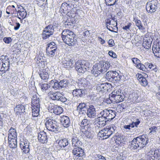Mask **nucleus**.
<instances>
[{"instance_id":"1","label":"nucleus","mask_w":160,"mask_h":160,"mask_svg":"<svg viewBox=\"0 0 160 160\" xmlns=\"http://www.w3.org/2000/svg\"><path fill=\"white\" fill-rule=\"evenodd\" d=\"M62 37L63 42L70 46L74 45L77 41L74 33L68 29L63 31L62 33Z\"/></svg>"},{"instance_id":"2","label":"nucleus","mask_w":160,"mask_h":160,"mask_svg":"<svg viewBox=\"0 0 160 160\" xmlns=\"http://www.w3.org/2000/svg\"><path fill=\"white\" fill-rule=\"evenodd\" d=\"M148 141L147 137L141 136L134 138L131 142V147L134 149H141L145 147Z\"/></svg>"},{"instance_id":"3","label":"nucleus","mask_w":160,"mask_h":160,"mask_svg":"<svg viewBox=\"0 0 160 160\" xmlns=\"http://www.w3.org/2000/svg\"><path fill=\"white\" fill-rule=\"evenodd\" d=\"M10 61L9 58L7 56L2 55L0 58V74L2 76L3 73L8 71L9 68Z\"/></svg>"},{"instance_id":"4","label":"nucleus","mask_w":160,"mask_h":160,"mask_svg":"<svg viewBox=\"0 0 160 160\" xmlns=\"http://www.w3.org/2000/svg\"><path fill=\"white\" fill-rule=\"evenodd\" d=\"M90 64L87 61H78L76 63L75 68L76 70L80 73H83L89 70Z\"/></svg>"},{"instance_id":"5","label":"nucleus","mask_w":160,"mask_h":160,"mask_svg":"<svg viewBox=\"0 0 160 160\" xmlns=\"http://www.w3.org/2000/svg\"><path fill=\"white\" fill-rule=\"evenodd\" d=\"M124 96L122 95L120 92L115 90L109 95L110 100L113 103H118L123 101Z\"/></svg>"},{"instance_id":"6","label":"nucleus","mask_w":160,"mask_h":160,"mask_svg":"<svg viewBox=\"0 0 160 160\" xmlns=\"http://www.w3.org/2000/svg\"><path fill=\"white\" fill-rule=\"evenodd\" d=\"M116 127L114 125L108 126V128H104L99 131L98 134L101 137H104L103 138H108L115 131Z\"/></svg>"},{"instance_id":"7","label":"nucleus","mask_w":160,"mask_h":160,"mask_svg":"<svg viewBox=\"0 0 160 160\" xmlns=\"http://www.w3.org/2000/svg\"><path fill=\"white\" fill-rule=\"evenodd\" d=\"M116 113L115 111L105 109L100 112L99 116L108 121H111L115 117Z\"/></svg>"},{"instance_id":"8","label":"nucleus","mask_w":160,"mask_h":160,"mask_svg":"<svg viewBox=\"0 0 160 160\" xmlns=\"http://www.w3.org/2000/svg\"><path fill=\"white\" fill-rule=\"evenodd\" d=\"M45 125L47 129L49 131L56 132L58 131V128L52 120L47 118L45 120Z\"/></svg>"},{"instance_id":"9","label":"nucleus","mask_w":160,"mask_h":160,"mask_svg":"<svg viewBox=\"0 0 160 160\" xmlns=\"http://www.w3.org/2000/svg\"><path fill=\"white\" fill-rule=\"evenodd\" d=\"M54 31V28L52 25H48L45 27L43 31L42 36L43 39L49 38L53 34Z\"/></svg>"},{"instance_id":"10","label":"nucleus","mask_w":160,"mask_h":160,"mask_svg":"<svg viewBox=\"0 0 160 160\" xmlns=\"http://www.w3.org/2000/svg\"><path fill=\"white\" fill-rule=\"evenodd\" d=\"M157 0H152L148 2L146 5L147 11L150 13L154 12L157 8Z\"/></svg>"},{"instance_id":"11","label":"nucleus","mask_w":160,"mask_h":160,"mask_svg":"<svg viewBox=\"0 0 160 160\" xmlns=\"http://www.w3.org/2000/svg\"><path fill=\"white\" fill-rule=\"evenodd\" d=\"M48 108L50 112L57 115H60L63 112V109L62 107L53 103H49Z\"/></svg>"},{"instance_id":"12","label":"nucleus","mask_w":160,"mask_h":160,"mask_svg":"<svg viewBox=\"0 0 160 160\" xmlns=\"http://www.w3.org/2000/svg\"><path fill=\"white\" fill-rule=\"evenodd\" d=\"M114 18H112L110 19H107L106 20V23L107 28L111 31H113V29H114V28L117 26V22L114 20Z\"/></svg>"},{"instance_id":"13","label":"nucleus","mask_w":160,"mask_h":160,"mask_svg":"<svg viewBox=\"0 0 160 160\" xmlns=\"http://www.w3.org/2000/svg\"><path fill=\"white\" fill-rule=\"evenodd\" d=\"M74 61L68 58H64L62 61L63 66L68 69H69L74 66Z\"/></svg>"},{"instance_id":"14","label":"nucleus","mask_w":160,"mask_h":160,"mask_svg":"<svg viewBox=\"0 0 160 160\" xmlns=\"http://www.w3.org/2000/svg\"><path fill=\"white\" fill-rule=\"evenodd\" d=\"M101 65L99 63L96 64L92 68L91 70V73L95 76H97L99 74L102 72V70L101 67Z\"/></svg>"},{"instance_id":"15","label":"nucleus","mask_w":160,"mask_h":160,"mask_svg":"<svg viewBox=\"0 0 160 160\" xmlns=\"http://www.w3.org/2000/svg\"><path fill=\"white\" fill-rule=\"evenodd\" d=\"M50 71L48 68L43 69L40 71L39 75L42 79L46 80L49 78V76Z\"/></svg>"},{"instance_id":"16","label":"nucleus","mask_w":160,"mask_h":160,"mask_svg":"<svg viewBox=\"0 0 160 160\" xmlns=\"http://www.w3.org/2000/svg\"><path fill=\"white\" fill-rule=\"evenodd\" d=\"M48 96L51 99L54 101H59L61 98L62 94L58 92H54L52 91H50L48 92Z\"/></svg>"},{"instance_id":"17","label":"nucleus","mask_w":160,"mask_h":160,"mask_svg":"<svg viewBox=\"0 0 160 160\" xmlns=\"http://www.w3.org/2000/svg\"><path fill=\"white\" fill-rule=\"evenodd\" d=\"M152 50L155 56L160 58V42L153 43Z\"/></svg>"},{"instance_id":"18","label":"nucleus","mask_w":160,"mask_h":160,"mask_svg":"<svg viewBox=\"0 0 160 160\" xmlns=\"http://www.w3.org/2000/svg\"><path fill=\"white\" fill-rule=\"evenodd\" d=\"M88 117L90 118H94L96 117V111L94 106L90 105L87 110L86 113Z\"/></svg>"},{"instance_id":"19","label":"nucleus","mask_w":160,"mask_h":160,"mask_svg":"<svg viewBox=\"0 0 160 160\" xmlns=\"http://www.w3.org/2000/svg\"><path fill=\"white\" fill-rule=\"evenodd\" d=\"M108 121L99 116L95 119V124L98 128H102L105 126L107 122Z\"/></svg>"},{"instance_id":"20","label":"nucleus","mask_w":160,"mask_h":160,"mask_svg":"<svg viewBox=\"0 0 160 160\" xmlns=\"http://www.w3.org/2000/svg\"><path fill=\"white\" fill-rule=\"evenodd\" d=\"M29 143L28 141H21L20 143V146L21 149L25 153H28L29 151Z\"/></svg>"},{"instance_id":"21","label":"nucleus","mask_w":160,"mask_h":160,"mask_svg":"<svg viewBox=\"0 0 160 160\" xmlns=\"http://www.w3.org/2000/svg\"><path fill=\"white\" fill-rule=\"evenodd\" d=\"M140 121L138 120H137V121L135 122H133L132 123L128 125H125L122 126L123 130L126 132L128 131L131 129V128H133L135 126L137 127L138 125L140 123Z\"/></svg>"},{"instance_id":"22","label":"nucleus","mask_w":160,"mask_h":160,"mask_svg":"<svg viewBox=\"0 0 160 160\" xmlns=\"http://www.w3.org/2000/svg\"><path fill=\"white\" fill-rule=\"evenodd\" d=\"M38 139L39 141L42 143H45L48 141L46 134L43 131L41 132L38 134Z\"/></svg>"},{"instance_id":"23","label":"nucleus","mask_w":160,"mask_h":160,"mask_svg":"<svg viewBox=\"0 0 160 160\" xmlns=\"http://www.w3.org/2000/svg\"><path fill=\"white\" fill-rule=\"evenodd\" d=\"M108 84L107 83L98 84L97 85V90L98 92H104L107 91Z\"/></svg>"},{"instance_id":"24","label":"nucleus","mask_w":160,"mask_h":160,"mask_svg":"<svg viewBox=\"0 0 160 160\" xmlns=\"http://www.w3.org/2000/svg\"><path fill=\"white\" fill-rule=\"evenodd\" d=\"M60 122L64 127L67 128L69 126L70 120L69 118L65 116L61 117Z\"/></svg>"},{"instance_id":"25","label":"nucleus","mask_w":160,"mask_h":160,"mask_svg":"<svg viewBox=\"0 0 160 160\" xmlns=\"http://www.w3.org/2000/svg\"><path fill=\"white\" fill-rule=\"evenodd\" d=\"M56 142L58 144V146L60 149H63L68 144V140L66 138L58 140Z\"/></svg>"},{"instance_id":"26","label":"nucleus","mask_w":160,"mask_h":160,"mask_svg":"<svg viewBox=\"0 0 160 160\" xmlns=\"http://www.w3.org/2000/svg\"><path fill=\"white\" fill-rule=\"evenodd\" d=\"M25 108L24 106L22 104L17 105L14 108V111L18 115L21 114L25 112Z\"/></svg>"},{"instance_id":"27","label":"nucleus","mask_w":160,"mask_h":160,"mask_svg":"<svg viewBox=\"0 0 160 160\" xmlns=\"http://www.w3.org/2000/svg\"><path fill=\"white\" fill-rule=\"evenodd\" d=\"M17 133L15 129L11 128L9 131L8 139H17Z\"/></svg>"},{"instance_id":"28","label":"nucleus","mask_w":160,"mask_h":160,"mask_svg":"<svg viewBox=\"0 0 160 160\" xmlns=\"http://www.w3.org/2000/svg\"><path fill=\"white\" fill-rule=\"evenodd\" d=\"M26 15V10L23 7L20 9V10L18 11L17 12V16L19 19H23L25 18Z\"/></svg>"},{"instance_id":"29","label":"nucleus","mask_w":160,"mask_h":160,"mask_svg":"<svg viewBox=\"0 0 160 160\" xmlns=\"http://www.w3.org/2000/svg\"><path fill=\"white\" fill-rule=\"evenodd\" d=\"M39 101V99L37 95H33L32 98V106L40 107Z\"/></svg>"},{"instance_id":"30","label":"nucleus","mask_w":160,"mask_h":160,"mask_svg":"<svg viewBox=\"0 0 160 160\" xmlns=\"http://www.w3.org/2000/svg\"><path fill=\"white\" fill-rule=\"evenodd\" d=\"M151 43L150 40L146 37L143 39L142 46L146 49H148L151 47Z\"/></svg>"},{"instance_id":"31","label":"nucleus","mask_w":160,"mask_h":160,"mask_svg":"<svg viewBox=\"0 0 160 160\" xmlns=\"http://www.w3.org/2000/svg\"><path fill=\"white\" fill-rule=\"evenodd\" d=\"M49 84L50 86L52 87V88L55 90L60 89L58 82H57L56 80H52L50 82Z\"/></svg>"},{"instance_id":"32","label":"nucleus","mask_w":160,"mask_h":160,"mask_svg":"<svg viewBox=\"0 0 160 160\" xmlns=\"http://www.w3.org/2000/svg\"><path fill=\"white\" fill-rule=\"evenodd\" d=\"M101 65V69H102V72H106L110 67V64L108 62H103L102 63H100Z\"/></svg>"},{"instance_id":"33","label":"nucleus","mask_w":160,"mask_h":160,"mask_svg":"<svg viewBox=\"0 0 160 160\" xmlns=\"http://www.w3.org/2000/svg\"><path fill=\"white\" fill-rule=\"evenodd\" d=\"M115 71H109L107 72L106 75V78L107 79L109 80H114L115 77Z\"/></svg>"},{"instance_id":"34","label":"nucleus","mask_w":160,"mask_h":160,"mask_svg":"<svg viewBox=\"0 0 160 160\" xmlns=\"http://www.w3.org/2000/svg\"><path fill=\"white\" fill-rule=\"evenodd\" d=\"M32 116L34 117H38L40 111V107L39 106H32Z\"/></svg>"},{"instance_id":"35","label":"nucleus","mask_w":160,"mask_h":160,"mask_svg":"<svg viewBox=\"0 0 160 160\" xmlns=\"http://www.w3.org/2000/svg\"><path fill=\"white\" fill-rule=\"evenodd\" d=\"M81 118L80 117L79 118V124L81 126L85 127L87 126L86 128H88L89 125L90 121L88 119L84 118L82 120H81Z\"/></svg>"},{"instance_id":"36","label":"nucleus","mask_w":160,"mask_h":160,"mask_svg":"<svg viewBox=\"0 0 160 160\" xmlns=\"http://www.w3.org/2000/svg\"><path fill=\"white\" fill-rule=\"evenodd\" d=\"M9 146L11 148H15L17 147V139H8Z\"/></svg>"},{"instance_id":"37","label":"nucleus","mask_w":160,"mask_h":160,"mask_svg":"<svg viewBox=\"0 0 160 160\" xmlns=\"http://www.w3.org/2000/svg\"><path fill=\"white\" fill-rule=\"evenodd\" d=\"M84 92V91L81 89H77L74 90L72 92L74 96L81 97Z\"/></svg>"},{"instance_id":"38","label":"nucleus","mask_w":160,"mask_h":160,"mask_svg":"<svg viewBox=\"0 0 160 160\" xmlns=\"http://www.w3.org/2000/svg\"><path fill=\"white\" fill-rule=\"evenodd\" d=\"M81 143V142L78 141L77 137H74L72 138V144L73 146L79 147Z\"/></svg>"},{"instance_id":"39","label":"nucleus","mask_w":160,"mask_h":160,"mask_svg":"<svg viewBox=\"0 0 160 160\" xmlns=\"http://www.w3.org/2000/svg\"><path fill=\"white\" fill-rule=\"evenodd\" d=\"M116 142L117 144L120 145L121 144L124 143L125 140L122 136L118 135L116 137Z\"/></svg>"},{"instance_id":"40","label":"nucleus","mask_w":160,"mask_h":160,"mask_svg":"<svg viewBox=\"0 0 160 160\" xmlns=\"http://www.w3.org/2000/svg\"><path fill=\"white\" fill-rule=\"evenodd\" d=\"M136 26L138 28L139 30H144L145 28L142 25L141 20L139 19H136L134 21Z\"/></svg>"},{"instance_id":"41","label":"nucleus","mask_w":160,"mask_h":160,"mask_svg":"<svg viewBox=\"0 0 160 160\" xmlns=\"http://www.w3.org/2000/svg\"><path fill=\"white\" fill-rule=\"evenodd\" d=\"M46 53L47 55L49 57H52L54 56L56 50L55 48L53 49H46Z\"/></svg>"},{"instance_id":"42","label":"nucleus","mask_w":160,"mask_h":160,"mask_svg":"<svg viewBox=\"0 0 160 160\" xmlns=\"http://www.w3.org/2000/svg\"><path fill=\"white\" fill-rule=\"evenodd\" d=\"M151 153L152 155H153L154 158L158 159V160L160 158V150H156L153 152L152 151Z\"/></svg>"},{"instance_id":"43","label":"nucleus","mask_w":160,"mask_h":160,"mask_svg":"<svg viewBox=\"0 0 160 160\" xmlns=\"http://www.w3.org/2000/svg\"><path fill=\"white\" fill-rule=\"evenodd\" d=\"M41 88L42 91L45 92H47V91L50 88V85L47 84H43L41 85Z\"/></svg>"},{"instance_id":"44","label":"nucleus","mask_w":160,"mask_h":160,"mask_svg":"<svg viewBox=\"0 0 160 160\" xmlns=\"http://www.w3.org/2000/svg\"><path fill=\"white\" fill-rule=\"evenodd\" d=\"M125 108V107L123 104L121 103V104L118 105L116 107V110L118 112H121L123 111V109Z\"/></svg>"},{"instance_id":"45","label":"nucleus","mask_w":160,"mask_h":160,"mask_svg":"<svg viewBox=\"0 0 160 160\" xmlns=\"http://www.w3.org/2000/svg\"><path fill=\"white\" fill-rule=\"evenodd\" d=\"M87 130L85 132L84 134L85 136L88 138H90L92 137V131L90 128H87Z\"/></svg>"},{"instance_id":"46","label":"nucleus","mask_w":160,"mask_h":160,"mask_svg":"<svg viewBox=\"0 0 160 160\" xmlns=\"http://www.w3.org/2000/svg\"><path fill=\"white\" fill-rule=\"evenodd\" d=\"M139 96L137 92H133L129 95V98L133 100H136L138 99Z\"/></svg>"},{"instance_id":"47","label":"nucleus","mask_w":160,"mask_h":160,"mask_svg":"<svg viewBox=\"0 0 160 160\" xmlns=\"http://www.w3.org/2000/svg\"><path fill=\"white\" fill-rule=\"evenodd\" d=\"M59 84L60 86V88L66 87L68 85V82L67 80L64 79L61 81L59 82Z\"/></svg>"},{"instance_id":"48","label":"nucleus","mask_w":160,"mask_h":160,"mask_svg":"<svg viewBox=\"0 0 160 160\" xmlns=\"http://www.w3.org/2000/svg\"><path fill=\"white\" fill-rule=\"evenodd\" d=\"M75 13L78 16L79 18H82L83 17L84 12L81 10H76Z\"/></svg>"},{"instance_id":"49","label":"nucleus","mask_w":160,"mask_h":160,"mask_svg":"<svg viewBox=\"0 0 160 160\" xmlns=\"http://www.w3.org/2000/svg\"><path fill=\"white\" fill-rule=\"evenodd\" d=\"M55 48V50H57L56 45L53 42L48 43V47L46 48V49H53Z\"/></svg>"},{"instance_id":"50","label":"nucleus","mask_w":160,"mask_h":160,"mask_svg":"<svg viewBox=\"0 0 160 160\" xmlns=\"http://www.w3.org/2000/svg\"><path fill=\"white\" fill-rule=\"evenodd\" d=\"M132 24L131 22L128 23L127 25L122 27L123 29L126 31L127 32H129L130 31V27L131 26Z\"/></svg>"},{"instance_id":"51","label":"nucleus","mask_w":160,"mask_h":160,"mask_svg":"<svg viewBox=\"0 0 160 160\" xmlns=\"http://www.w3.org/2000/svg\"><path fill=\"white\" fill-rule=\"evenodd\" d=\"M106 4L108 6H112L114 5L117 0H105Z\"/></svg>"},{"instance_id":"52","label":"nucleus","mask_w":160,"mask_h":160,"mask_svg":"<svg viewBox=\"0 0 160 160\" xmlns=\"http://www.w3.org/2000/svg\"><path fill=\"white\" fill-rule=\"evenodd\" d=\"M115 76L114 80H115V81H120L121 80L122 76L121 75L119 74V73H118L116 71H115Z\"/></svg>"},{"instance_id":"53","label":"nucleus","mask_w":160,"mask_h":160,"mask_svg":"<svg viewBox=\"0 0 160 160\" xmlns=\"http://www.w3.org/2000/svg\"><path fill=\"white\" fill-rule=\"evenodd\" d=\"M141 84L143 86L145 87L148 85V82L146 79L144 78H142V79L140 81Z\"/></svg>"},{"instance_id":"54","label":"nucleus","mask_w":160,"mask_h":160,"mask_svg":"<svg viewBox=\"0 0 160 160\" xmlns=\"http://www.w3.org/2000/svg\"><path fill=\"white\" fill-rule=\"evenodd\" d=\"M86 104L84 103H80L78 106L77 109L78 110L80 111L86 108Z\"/></svg>"},{"instance_id":"55","label":"nucleus","mask_w":160,"mask_h":160,"mask_svg":"<svg viewBox=\"0 0 160 160\" xmlns=\"http://www.w3.org/2000/svg\"><path fill=\"white\" fill-rule=\"evenodd\" d=\"M68 4L66 2L63 3L61 5V9L63 10V11H67V6Z\"/></svg>"},{"instance_id":"56","label":"nucleus","mask_w":160,"mask_h":160,"mask_svg":"<svg viewBox=\"0 0 160 160\" xmlns=\"http://www.w3.org/2000/svg\"><path fill=\"white\" fill-rule=\"evenodd\" d=\"M137 68L142 71H145L146 69L144 65L140 63V62L137 65Z\"/></svg>"},{"instance_id":"57","label":"nucleus","mask_w":160,"mask_h":160,"mask_svg":"<svg viewBox=\"0 0 160 160\" xmlns=\"http://www.w3.org/2000/svg\"><path fill=\"white\" fill-rule=\"evenodd\" d=\"M147 158L148 160H158V159L154 158L153 155H152L151 152L148 153Z\"/></svg>"},{"instance_id":"58","label":"nucleus","mask_w":160,"mask_h":160,"mask_svg":"<svg viewBox=\"0 0 160 160\" xmlns=\"http://www.w3.org/2000/svg\"><path fill=\"white\" fill-rule=\"evenodd\" d=\"M131 59L132 62L137 65L140 62V61L137 58H132Z\"/></svg>"},{"instance_id":"59","label":"nucleus","mask_w":160,"mask_h":160,"mask_svg":"<svg viewBox=\"0 0 160 160\" xmlns=\"http://www.w3.org/2000/svg\"><path fill=\"white\" fill-rule=\"evenodd\" d=\"M3 41L6 43H9L12 42V39L10 37H5L3 39Z\"/></svg>"},{"instance_id":"60","label":"nucleus","mask_w":160,"mask_h":160,"mask_svg":"<svg viewBox=\"0 0 160 160\" xmlns=\"http://www.w3.org/2000/svg\"><path fill=\"white\" fill-rule=\"evenodd\" d=\"M96 160H106L105 158L101 155H97L96 157Z\"/></svg>"},{"instance_id":"61","label":"nucleus","mask_w":160,"mask_h":160,"mask_svg":"<svg viewBox=\"0 0 160 160\" xmlns=\"http://www.w3.org/2000/svg\"><path fill=\"white\" fill-rule=\"evenodd\" d=\"M81 82V84L84 87H86L87 86V84L86 83V79L85 78H82L81 79L80 81Z\"/></svg>"},{"instance_id":"62","label":"nucleus","mask_w":160,"mask_h":160,"mask_svg":"<svg viewBox=\"0 0 160 160\" xmlns=\"http://www.w3.org/2000/svg\"><path fill=\"white\" fill-rule=\"evenodd\" d=\"M109 55L113 58H116L117 57V55L115 53L111 51L108 52Z\"/></svg>"},{"instance_id":"63","label":"nucleus","mask_w":160,"mask_h":160,"mask_svg":"<svg viewBox=\"0 0 160 160\" xmlns=\"http://www.w3.org/2000/svg\"><path fill=\"white\" fill-rule=\"evenodd\" d=\"M136 77L139 82L142 79V78L144 77L141 74H137L136 75Z\"/></svg>"},{"instance_id":"64","label":"nucleus","mask_w":160,"mask_h":160,"mask_svg":"<svg viewBox=\"0 0 160 160\" xmlns=\"http://www.w3.org/2000/svg\"><path fill=\"white\" fill-rule=\"evenodd\" d=\"M157 129V127L155 126H153L149 128V130L151 131L150 132H155Z\"/></svg>"}]
</instances>
